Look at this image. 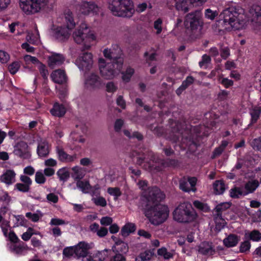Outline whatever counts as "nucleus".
Segmentation results:
<instances>
[{"mask_svg":"<svg viewBox=\"0 0 261 261\" xmlns=\"http://www.w3.org/2000/svg\"><path fill=\"white\" fill-rule=\"evenodd\" d=\"M144 196L147 202L144 214L150 222L158 225L165 221L169 216L168 207L160 203L165 194L159 188L153 187L149 188Z\"/></svg>","mask_w":261,"mask_h":261,"instance_id":"obj_1","label":"nucleus"},{"mask_svg":"<svg viewBox=\"0 0 261 261\" xmlns=\"http://www.w3.org/2000/svg\"><path fill=\"white\" fill-rule=\"evenodd\" d=\"M173 251L168 252L167 248L165 247H162L158 250V254L162 256L165 259H169L173 257Z\"/></svg>","mask_w":261,"mask_h":261,"instance_id":"obj_35","label":"nucleus"},{"mask_svg":"<svg viewBox=\"0 0 261 261\" xmlns=\"http://www.w3.org/2000/svg\"><path fill=\"white\" fill-rule=\"evenodd\" d=\"M231 206V204L228 202H224L218 204L214 210V216L217 218L222 217V213L229 208Z\"/></svg>","mask_w":261,"mask_h":261,"instance_id":"obj_24","label":"nucleus"},{"mask_svg":"<svg viewBox=\"0 0 261 261\" xmlns=\"http://www.w3.org/2000/svg\"><path fill=\"white\" fill-rule=\"evenodd\" d=\"M196 181L197 179L195 177H183L179 180V188L186 192H189L191 191L195 192Z\"/></svg>","mask_w":261,"mask_h":261,"instance_id":"obj_10","label":"nucleus"},{"mask_svg":"<svg viewBox=\"0 0 261 261\" xmlns=\"http://www.w3.org/2000/svg\"><path fill=\"white\" fill-rule=\"evenodd\" d=\"M214 219L216 223V229L219 231L221 230L224 228L226 224V222L222 217L221 218H217L216 216H214Z\"/></svg>","mask_w":261,"mask_h":261,"instance_id":"obj_44","label":"nucleus"},{"mask_svg":"<svg viewBox=\"0 0 261 261\" xmlns=\"http://www.w3.org/2000/svg\"><path fill=\"white\" fill-rule=\"evenodd\" d=\"M205 15L206 18L213 20L218 15V13L217 11H213L210 9H207L205 10Z\"/></svg>","mask_w":261,"mask_h":261,"instance_id":"obj_63","label":"nucleus"},{"mask_svg":"<svg viewBox=\"0 0 261 261\" xmlns=\"http://www.w3.org/2000/svg\"><path fill=\"white\" fill-rule=\"evenodd\" d=\"M1 226L2 231L4 233V235L5 236V237H8V228L10 227V224H9V222L7 221H3V223H2Z\"/></svg>","mask_w":261,"mask_h":261,"instance_id":"obj_58","label":"nucleus"},{"mask_svg":"<svg viewBox=\"0 0 261 261\" xmlns=\"http://www.w3.org/2000/svg\"><path fill=\"white\" fill-rule=\"evenodd\" d=\"M259 182L257 179H252L247 181L244 185L245 195L253 193L259 187Z\"/></svg>","mask_w":261,"mask_h":261,"instance_id":"obj_20","label":"nucleus"},{"mask_svg":"<svg viewBox=\"0 0 261 261\" xmlns=\"http://www.w3.org/2000/svg\"><path fill=\"white\" fill-rule=\"evenodd\" d=\"M52 80L56 83L62 84L66 82L67 76L64 70L59 69L53 71L50 75Z\"/></svg>","mask_w":261,"mask_h":261,"instance_id":"obj_13","label":"nucleus"},{"mask_svg":"<svg viewBox=\"0 0 261 261\" xmlns=\"http://www.w3.org/2000/svg\"><path fill=\"white\" fill-rule=\"evenodd\" d=\"M65 61V57L63 54L53 53L47 57L48 66L54 69L61 66Z\"/></svg>","mask_w":261,"mask_h":261,"instance_id":"obj_11","label":"nucleus"},{"mask_svg":"<svg viewBox=\"0 0 261 261\" xmlns=\"http://www.w3.org/2000/svg\"><path fill=\"white\" fill-rule=\"evenodd\" d=\"M33 234V229L30 227L28 228L27 232H24L22 234L21 238L23 240L27 241L30 239Z\"/></svg>","mask_w":261,"mask_h":261,"instance_id":"obj_56","label":"nucleus"},{"mask_svg":"<svg viewBox=\"0 0 261 261\" xmlns=\"http://www.w3.org/2000/svg\"><path fill=\"white\" fill-rule=\"evenodd\" d=\"M75 246V257L77 258L85 257L88 253V250L90 247L89 245L84 242H81L77 245Z\"/></svg>","mask_w":261,"mask_h":261,"instance_id":"obj_16","label":"nucleus"},{"mask_svg":"<svg viewBox=\"0 0 261 261\" xmlns=\"http://www.w3.org/2000/svg\"><path fill=\"white\" fill-rule=\"evenodd\" d=\"M28 249L29 248L27 246L22 245H14L11 248V251L18 255L22 254L24 251L28 250Z\"/></svg>","mask_w":261,"mask_h":261,"instance_id":"obj_40","label":"nucleus"},{"mask_svg":"<svg viewBox=\"0 0 261 261\" xmlns=\"http://www.w3.org/2000/svg\"><path fill=\"white\" fill-rule=\"evenodd\" d=\"M75 63L80 69L89 70L93 65V56L90 53H83L76 60Z\"/></svg>","mask_w":261,"mask_h":261,"instance_id":"obj_9","label":"nucleus"},{"mask_svg":"<svg viewBox=\"0 0 261 261\" xmlns=\"http://www.w3.org/2000/svg\"><path fill=\"white\" fill-rule=\"evenodd\" d=\"M249 12L251 16L252 21L260 24L261 7L257 5H253L251 7Z\"/></svg>","mask_w":261,"mask_h":261,"instance_id":"obj_17","label":"nucleus"},{"mask_svg":"<svg viewBox=\"0 0 261 261\" xmlns=\"http://www.w3.org/2000/svg\"><path fill=\"white\" fill-rule=\"evenodd\" d=\"M211 62V57L206 54H204L202 57L201 61L199 62V65L200 67L204 66L207 67V65Z\"/></svg>","mask_w":261,"mask_h":261,"instance_id":"obj_48","label":"nucleus"},{"mask_svg":"<svg viewBox=\"0 0 261 261\" xmlns=\"http://www.w3.org/2000/svg\"><path fill=\"white\" fill-rule=\"evenodd\" d=\"M42 216L43 214L40 212H39L38 213H32L31 212H28L25 214L27 218L34 222H38L39 219L42 217Z\"/></svg>","mask_w":261,"mask_h":261,"instance_id":"obj_42","label":"nucleus"},{"mask_svg":"<svg viewBox=\"0 0 261 261\" xmlns=\"http://www.w3.org/2000/svg\"><path fill=\"white\" fill-rule=\"evenodd\" d=\"M65 18L66 22L67 28L68 29H72L75 25L72 13L68 10L65 14Z\"/></svg>","mask_w":261,"mask_h":261,"instance_id":"obj_31","label":"nucleus"},{"mask_svg":"<svg viewBox=\"0 0 261 261\" xmlns=\"http://www.w3.org/2000/svg\"><path fill=\"white\" fill-rule=\"evenodd\" d=\"M134 73V69L132 68H127L124 73H122V79L123 81L125 82H128Z\"/></svg>","mask_w":261,"mask_h":261,"instance_id":"obj_49","label":"nucleus"},{"mask_svg":"<svg viewBox=\"0 0 261 261\" xmlns=\"http://www.w3.org/2000/svg\"><path fill=\"white\" fill-rule=\"evenodd\" d=\"M38 66V68L42 77L44 80L47 79L48 75V72L46 66L41 62L39 63Z\"/></svg>","mask_w":261,"mask_h":261,"instance_id":"obj_46","label":"nucleus"},{"mask_svg":"<svg viewBox=\"0 0 261 261\" xmlns=\"http://www.w3.org/2000/svg\"><path fill=\"white\" fill-rule=\"evenodd\" d=\"M123 63V59H120L118 64L108 62L106 63L103 59L100 58L98 60V66L101 75L107 80L113 79L121 71Z\"/></svg>","mask_w":261,"mask_h":261,"instance_id":"obj_5","label":"nucleus"},{"mask_svg":"<svg viewBox=\"0 0 261 261\" xmlns=\"http://www.w3.org/2000/svg\"><path fill=\"white\" fill-rule=\"evenodd\" d=\"M238 16L239 13L234 7L226 8L219 15L218 24L225 29H228L227 25H229L235 30H239L243 26L244 22L240 20Z\"/></svg>","mask_w":261,"mask_h":261,"instance_id":"obj_2","label":"nucleus"},{"mask_svg":"<svg viewBox=\"0 0 261 261\" xmlns=\"http://www.w3.org/2000/svg\"><path fill=\"white\" fill-rule=\"evenodd\" d=\"M37 153L40 156L42 157H45L48 154V145L46 141H41L39 143L37 148Z\"/></svg>","mask_w":261,"mask_h":261,"instance_id":"obj_25","label":"nucleus"},{"mask_svg":"<svg viewBox=\"0 0 261 261\" xmlns=\"http://www.w3.org/2000/svg\"><path fill=\"white\" fill-rule=\"evenodd\" d=\"M213 188L216 194H222L225 190V186L223 180H217L213 184Z\"/></svg>","mask_w":261,"mask_h":261,"instance_id":"obj_29","label":"nucleus"},{"mask_svg":"<svg viewBox=\"0 0 261 261\" xmlns=\"http://www.w3.org/2000/svg\"><path fill=\"white\" fill-rule=\"evenodd\" d=\"M162 20L161 18L158 19L154 22L153 27L156 30V34H160L162 31Z\"/></svg>","mask_w":261,"mask_h":261,"instance_id":"obj_59","label":"nucleus"},{"mask_svg":"<svg viewBox=\"0 0 261 261\" xmlns=\"http://www.w3.org/2000/svg\"><path fill=\"white\" fill-rule=\"evenodd\" d=\"M57 174L60 180L63 181H66L70 176L69 172L65 168L59 169Z\"/></svg>","mask_w":261,"mask_h":261,"instance_id":"obj_39","label":"nucleus"},{"mask_svg":"<svg viewBox=\"0 0 261 261\" xmlns=\"http://www.w3.org/2000/svg\"><path fill=\"white\" fill-rule=\"evenodd\" d=\"M76 185L77 188L84 193H88L92 191V188L88 181L77 180Z\"/></svg>","mask_w":261,"mask_h":261,"instance_id":"obj_27","label":"nucleus"},{"mask_svg":"<svg viewBox=\"0 0 261 261\" xmlns=\"http://www.w3.org/2000/svg\"><path fill=\"white\" fill-rule=\"evenodd\" d=\"M174 219L181 223H189L196 218L195 212L189 202L180 203L173 213Z\"/></svg>","mask_w":261,"mask_h":261,"instance_id":"obj_4","label":"nucleus"},{"mask_svg":"<svg viewBox=\"0 0 261 261\" xmlns=\"http://www.w3.org/2000/svg\"><path fill=\"white\" fill-rule=\"evenodd\" d=\"M48 0H19V7L27 15L34 14L44 10Z\"/></svg>","mask_w":261,"mask_h":261,"instance_id":"obj_7","label":"nucleus"},{"mask_svg":"<svg viewBox=\"0 0 261 261\" xmlns=\"http://www.w3.org/2000/svg\"><path fill=\"white\" fill-rule=\"evenodd\" d=\"M27 148V144L24 142H21L15 146L13 152L20 158L26 159L29 156Z\"/></svg>","mask_w":261,"mask_h":261,"instance_id":"obj_15","label":"nucleus"},{"mask_svg":"<svg viewBox=\"0 0 261 261\" xmlns=\"http://www.w3.org/2000/svg\"><path fill=\"white\" fill-rule=\"evenodd\" d=\"M66 109L64 105L56 102L54 104L53 108L50 110V113L54 116L61 117L66 113Z\"/></svg>","mask_w":261,"mask_h":261,"instance_id":"obj_21","label":"nucleus"},{"mask_svg":"<svg viewBox=\"0 0 261 261\" xmlns=\"http://www.w3.org/2000/svg\"><path fill=\"white\" fill-rule=\"evenodd\" d=\"M35 181L38 184H43L46 181V178L42 171H37L35 174Z\"/></svg>","mask_w":261,"mask_h":261,"instance_id":"obj_47","label":"nucleus"},{"mask_svg":"<svg viewBox=\"0 0 261 261\" xmlns=\"http://www.w3.org/2000/svg\"><path fill=\"white\" fill-rule=\"evenodd\" d=\"M73 37L77 44H83L82 49L83 51L89 49L91 46V42L95 39L94 35L90 32L84 24L81 25L80 29L74 32Z\"/></svg>","mask_w":261,"mask_h":261,"instance_id":"obj_6","label":"nucleus"},{"mask_svg":"<svg viewBox=\"0 0 261 261\" xmlns=\"http://www.w3.org/2000/svg\"><path fill=\"white\" fill-rule=\"evenodd\" d=\"M24 60L27 62H31L33 64H39L40 62L38 60V59L35 57H32L30 55H25L24 56Z\"/></svg>","mask_w":261,"mask_h":261,"instance_id":"obj_60","label":"nucleus"},{"mask_svg":"<svg viewBox=\"0 0 261 261\" xmlns=\"http://www.w3.org/2000/svg\"><path fill=\"white\" fill-rule=\"evenodd\" d=\"M185 23L191 30L192 38L196 39L200 37L202 23L200 21L198 12L195 11L188 14L186 16Z\"/></svg>","mask_w":261,"mask_h":261,"instance_id":"obj_8","label":"nucleus"},{"mask_svg":"<svg viewBox=\"0 0 261 261\" xmlns=\"http://www.w3.org/2000/svg\"><path fill=\"white\" fill-rule=\"evenodd\" d=\"M106 90L108 92L113 93L117 89V86L112 82H108L106 85Z\"/></svg>","mask_w":261,"mask_h":261,"instance_id":"obj_62","label":"nucleus"},{"mask_svg":"<svg viewBox=\"0 0 261 261\" xmlns=\"http://www.w3.org/2000/svg\"><path fill=\"white\" fill-rule=\"evenodd\" d=\"M250 240L255 242H258L261 240V233L257 230H253L249 233Z\"/></svg>","mask_w":261,"mask_h":261,"instance_id":"obj_43","label":"nucleus"},{"mask_svg":"<svg viewBox=\"0 0 261 261\" xmlns=\"http://www.w3.org/2000/svg\"><path fill=\"white\" fill-rule=\"evenodd\" d=\"M194 79L191 76H188L182 83V87L186 89L194 82Z\"/></svg>","mask_w":261,"mask_h":261,"instance_id":"obj_61","label":"nucleus"},{"mask_svg":"<svg viewBox=\"0 0 261 261\" xmlns=\"http://www.w3.org/2000/svg\"><path fill=\"white\" fill-rule=\"evenodd\" d=\"M20 68V64L18 62H14L8 66L9 72L12 74H15Z\"/></svg>","mask_w":261,"mask_h":261,"instance_id":"obj_52","label":"nucleus"},{"mask_svg":"<svg viewBox=\"0 0 261 261\" xmlns=\"http://www.w3.org/2000/svg\"><path fill=\"white\" fill-rule=\"evenodd\" d=\"M112 53L111 55V60L110 63H113L116 64V65L118 64V62L120 59H122L121 57V50L118 47H117L116 49L113 48L112 49Z\"/></svg>","mask_w":261,"mask_h":261,"instance_id":"obj_32","label":"nucleus"},{"mask_svg":"<svg viewBox=\"0 0 261 261\" xmlns=\"http://www.w3.org/2000/svg\"><path fill=\"white\" fill-rule=\"evenodd\" d=\"M108 193L111 195L118 197L121 195V192L120 189L117 187L115 188H109L108 189Z\"/></svg>","mask_w":261,"mask_h":261,"instance_id":"obj_55","label":"nucleus"},{"mask_svg":"<svg viewBox=\"0 0 261 261\" xmlns=\"http://www.w3.org/2000/svg\"><path fill=\"white\" fill-rule=\"evenodd\" d=\"M101 84V80L99 76L93 73H91L85 81L86 87L92 90L99 89Z\"/></svg>","mask_w":261,"mask_h":261,"instance_id":"obj_12","label":"nucleus"},{"mask_svg":"<svg viewBox=\"0 0 261 261\" xmlns=\"http://www.w3.org/2000/svg\"><path fill=\"white\" fill-rule=\"evenodd\" d=\"M175 8L178 11H181L184 13L188 12L190 10L189 6L186 1H182L176 3Z\"/></svg>","mask_w":261,"mask_h":261,"instance_id":"obj_38","label":"nucleus"},{"mask_svg":"<svg viewBox=\"0 0 261 261\" xmlns=\"http://www.w3.org/2000/svg\"><path fill=\"white\" fill-rule=\"evenodd\" d=\"M198 252L202 255H213L215 249L212 243L204 242L198 246Z\"/></svg>","mask_w":261,"mask_h":261,"instance_id":"obj_18","label":"nucleus"},{"mask_svg":"<svg viewBox=\"0 0 261 261\" xmlns=\"http://www.w3.org/2000/svg\"><path fill=\"white\" fill-rule=\"evenodd\" d=\"M238 242V237L235 234H230L223 241L224 245L228 247L235 246Z\"/></svg>","mask_w":261,"mask_h":261,"instance_id":"obj_28","label":"nucleus"},{"mask_svg":"<svg viewBox=\"0 0 261 261\" xmlns=\"http://www.w3.org/2000/svg\"><path fill=\"white\" fill-rule=\"evenodd\" d=\"M16 173L12 170H7L1 176V180L8 185L12 184L15 181Z\"/></svg>","mask_w":261,"mask_h":261,"instance_id":"obj_19","label":"nucleus"},{"mask_svg":"<svg viewBox=\"0 0 261 261\" xmlns=\"http://www.w3.org/2000/svg\"><path fill=\"white\" fill-rule=\"evenodd\" d=\"M57 153L59 160L62 162H72L77 159L76 154L69 155L62 149L58 148Z\"/></svg>","mask_w":261,"mask_h":261,"instance_id":"obj_23","label":"nucleus"},{"mask_svg":"<svg viewBox=\"0 0 261 261\" xmlns=\"http://www.w3.org/2000/svg\"><path fill=\"white\" fill-rule=\"evenodd\" d=\"M193 204L195 207L204 212H207L210 210L209 207L207 204L199 201H195L193 202Z\"/></svg>","mask_w":261,"mask_h":261,"instance_id":"obj_50","label":"nucleus"},{"mask_svg":"<svg viewBox=\"0 0 261 261\" xmlns=\"http://www.w3.org/2000/svg\"><path fill=\"white\" fill-rule=\"evenodd\" d=\"M97 8L96 5L92 2H82L80 6V11L84 15H88Z\"/></svg>","mask_w":261,"mask_h":261,"instance_id":"obj_22","label":"nucleus"},{"mask_svg":"<svg viewBox=\"0 0 261 261\" xmlns=\"http://www.w3.org/2000/svg\"><path fill=\"white\" fill-rule=\"evenodd\" d=\"M250 242L248 240L245 241L241 244L240 251L241 252H245L250 249Z\"/></svg>","mask_w":261,"mask_h":261,"instance_id":"obj_57","label":"nucleus"},{"mask_svg":"<svg viewBox=\"0 0 261 261\" xmlns=\"http://www.w3.org/2000/svg\"><path fill=\"white\" fill-rule=\"evenodd\" d=\"M153 253L150 250H146L136 257L135 261H149L151 259Z\"/></svg>","mask_w":261,"mask_h":261,"instance_id":"obj_34","label":"nucleus"},{"mask_svg":"<svg viewBox=\"0 0 261 261\" xmlns=\"http://www.w3.org/2000/svg\"><path fill=\"white\" fill-rule=\"evenodd\" d=\"M69 36L68 31L64 28H60L55 34V37L58 40L63 41L67 39Z\"/></svg>","mask_w":261,"mask_h":261,"instance_id":"obj_30","label":"nucleus"},{"mask_svg":"<svg viewBox=\"0 0 261 261\" xmlns=\"http://www.w3.org/2000/svg\"><path fill=\"white\" fill-rule=\"evenodd\" d=\"M180 124L177 122L172 124L171 130L168 136L169 139L173 142H177L181 137Z\"/></svg>","mask_w":261,"mask_h":261,"instance_id":"obj_14","label":"nucleus"},{"mask_svg":"<svg viewBox=\"0 0 261 261\" xmlns=\"http://www.w3.org/2000/svg\"><path fill=\"white\" fill-rule=\"evenodd\" d=\"M109 8L113 15L117 17L130 18L135 13L132 0H111Z\"/></svg>","mask_w":261,"mask_h":261,"instance_id":"obj_3","label":"nucleus"},{"mask_svg":"<svg viewBox=\"0 0 261 261\" xmlns=\"http://www.w3.org/2000/svg\"><path fill=\"white\" fill-rule=\"evenodd\" d=\"M261 113V108L259 107H255L252 109L250 112L251 116V122L252 123H255L259 118Z\"/></svg>","mask_w":261,"mask_h":261,"instance_id":"obj_36","label":"nucleus"},{"mask_svg":"<svg viewBox=\"0 0 261 261\" xmlns=\"http://www.w3.org/2000/svg\"><path fill=\"white\" fill-rule=\"evenodd\" d=\"M73 173L72 174V177L75 179L81 180V179L84 176V174L83 170L79 167H74L72 169Z\"/></svg>","mask_w":261,"mask_h":261,"instance_id":"obj_37","label":"nucleus"},{"mask_svg":"<svg viewBox=\"0 0 261 261\" xmlns=\"http://www.w3.org/2000/svg\"><path fill=\"white\" fill-rule=\"evenodd\" d=\"M230 196L233 198H239L242 195L245 196L244 191L240 187H234L230 189Z\"/></svg>","mask_w":261,"mask_h":261,"instance_id":"obj_33","label":"nucleus"},{"mask_svg":"<svg viewBox=\"0 0 261 261\" xmlns=\"http://www.w3.org/2000/svg\"><path fill=\"white\" fill-rule=\"evenodd\" d=\"M251 145L254 150L261 151V138L253 139L251 143Z\"/></svg>","mask_w":261,"mask_h":261,"instance_id":"obj_53","label":"nucleus"},{"mask_svg":"<svg viewBox=\"0 0 261 261\" xmlns=\"http://www.w3.org/2000/svg\"><path fill=\"white\" fill-rule=\"evenodd\" d=\"M10 59L9 54L3 50H0V62L2 63H7Z\"/></svg>","mask_w":261,"mask_h":261,"instance_id":"obj_64","label":"nucleus"},{"mask_svg":"<svg viewBox=\"0 0 261 261\" xmlns=\"http://www.w3.org/2000/svg\"><path fill=\"white\" fill-rule=\"evenodd\" d=\"M116 245L117 246V250L122 253H126L128 251V247L126 243L121 241L118 240L116 242Z\"/></svg>","mask_w":261,"mask_h":261,"instance_id":"obj_45","label":"nucleus"},{"mask_svg":"<svg viewBox=\"0 0 261 261\" xmlns=\"http://www.w3.org/2000/svg\"><path fill=\"white\" fill-rule=\"evenodd\" d=\"M94 203L96 205L101 206L102 207L106 206L107 205V201L106 199L102 197H99L98 198H93L92 199Z\"/></svg>","mask_w":261,"mask_h":261,"instance_id":"obj_54","label":"nucleus"},{"mask_svg":"<svg viewBox=\"0 0 261 261\" xmlns=\"http://www.w3.org/2000/svg\"><path fill=\"white\" fill-rule=\"evenodd\" d=\"M63 254L64 256L68 258L73 256L75 257V246L65 248L63 251Z\"/></svg>","mask_w":261,"mask_h":261,"instance_id":"obj_41","label":"nucleus"},{"mask_svg":"<svg viewBox=\"0 0 261 261\" xmlns=\"http://www.w3.org/2000/svg\"><path fill=\"white\" fill-rule=\"evenodd\" d=\"M15 189L20 192L27 193L30 191V187L23 183H17L15 185Z\"/></svg>","mask_w":261,"mask_h":261,"instance_id":"obj_51","label":"nucleus"},{"mask_svg":"<svg viewBox=\"0 0 261 261\" xmlns=\"http://www.w3.org/2000/svg\"><path fill=\"white\" fill-rule=\"evenodd\" d=\"M136 229V225L133 223H127L123 226L121 229V234L124 237H126L129 233H133L135 231Z\"/></svg>","mask_w":261,"mask_h":261,"instance_id":"obj_26","label":"nucleus"}]
</instances>
